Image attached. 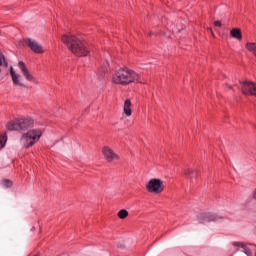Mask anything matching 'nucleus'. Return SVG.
Listing matches in <instances>:
<instances>
[{
    "label": "nucleus",
    "instance_id": "423d86ee",
    "mask_svg": "<svg viewBox=\"0 0 256 256\" xmlns=\"http://www.w3.org/2000/svg\"><path fill=\"white\" fill-rule=\"evenodd\" d=\"M18 68L21 71L23 77L28 81V83H33L34 85H39V80L34 77V75L29 71L25 62H18Z\"/></svg>",
    "mask_w": 256,
    "mask_h": 256
},
{
    "label": "nucleus",
    "instance_id": "aec40b11",
    "mask_svg": "<svg viewBox=\"0 0 256 256\" xmlns=\"http://www.w3.org/2000/svg\"><path fill=\"white\" fill-rule=\"evenodd\" d=\"M2 185H3L4 187H6V188H9V187H11V185H13V182L10 181V180H4V181L2 182Z\"/></svg>",
    "mask_w": 256,
    "mask_h": 256
},
{
    "label": "nucleus",
    "instance_id": "f8f14e48",
    "mask_svg": "<svg viewBox=\"0 0 256 256\" xmlns=\"http://www.w3.org/2000/svg\"><path fill=\"white\" fill-rule=\"evenodd\" d=\"M233 246L239 247L243 250V253H245V255L251 256V249H249V247H247V245H245L243 242H233Z\"/></svg>",
    "mask_w": 256,
    "mask_h": 256
},
{
    "label": "nucleus",
    "instance_id": "39448f33",
    "mask_svg": "<svg viewBox=\"0 0 256 256\" xmlns=\"http://www.w3.org/2000/svg\"><path fill=\"white\" fill-rule=\"evenodd\" d=\"M101 153L107 163H113L114 161H119V159H121L119 154H117L113 148L107 145L102 147Z\"/></svg>",
    "mask_w": 256,
    "mask_h": 256
},
{
    "label": "nucleus",
    "instance_id": "a211bd4d",
    "mask_svg": "<svg viewBox=\"0 0 256 256\" xmlns=\"http://www.w3.org/2000/svg\"><path fill=\"white\" fill-rule=\"evenodd\" d=\"M119 219H127L129 217V211L122 209L118 212Z\"/></svg>",
    "mask_w": 256,
    "mask_h": 256
},
{
    "label": "nucleus",
    "instance_id": "412c9836",
    "mask_svg": "<svg viewBox=\"0 0 256 256\" xmlns=\"http://www.w3.org/2000/svg\"><path fill=\"white\" fill-rule=\"evenodd\" d=\"M214 25H215V27H222V26H223V24L221 23V21H215V22H214Z\"/></svg>",
    "mask_w": 256,
    "mask_h": 256
},
{
    "label": "nucleus",
    "instance_id": "f3484780",
    "mask_svg": "<svg viewBox=\"0 0 256 256\" xmlns=\"http://www.w3.org/2000/svg\"><path fill=\"white\" fill-rule=\"evenodd\" d=\"M6 144H7V134L4 133L0 135V150L3 149V147H5Z\"/></svg>",
    "mask_w": 256,
    "mask_h": 256
},
{
    "label": "nucleus",
    "instance_id": "7ed1b4c3",
    "mask_svg": "<svg viewBox=\"0 0 256 256\" xmlns=\"http://www.w3.org/2000/svg\"><path fill=\"white\" fill-rule=\"evenodd\" d=\"M45 133L44 128L35 127L26 132H23L19 139V145L22 149H31L34 145H37L41 141V137Z\"/></svg>",
    "mask_w": 256,
    "mask_h": 256
},
{
    "label": "nucleus",
    "instance_id": "f257e3e1",
    "mask_svg": "<svg viewBox=\"0 0 256 256\" xmlns=\"http://www.w3.org/2000/svg\"><path fill=\"white\" fill-rule=\"evenodd\" d=\"M111 82L114 85L127 87V85H131L133 83H141V75L135 72V70H131L127 67L119 68L112 74Z\"/></svg>",
    "mask_w": 256,
    "mask_h": 256
},
{
    "label": "nucleus",
    "instance_id": "20e7f679",
    "mask_svg": "<svg viewBox=\"0 0 256 256\" xmlns=\"http://www.w3.org/2000/svg\"><path fill=\"white\" fill-rule=\"evenodd\" d=\"M145 189L152 195H161L165 191V181L159 178H150L145 184Z\"/></svg>",
    "mask_w": 256,
    "mask_h": 256
},
{
    "label": "nucleus",
    "instance_id": "dca6fc26",
    "mask_svg": "<svg viewBox=\"0 0 256 256\" xmlns=\"http://www.w3.org/2000/svg\"><path fill=\"white\" fill-rule=\"evenodd\" d=\"M9 67V63L7 62V58H5V55L0 54V67ZM2 73V70L0 68V75Z\"/></svg>",
    "mask_w": 256,
    "mask_h": 256
},
{
    "label": "nucleus",
    "instance_id": "f03ea898",
    "mask_svg": "<svg viewBox=\"0 0 256 256\" xmlns=\"http://www.w3.org/2000/svg\"><path fill=\"white\" fill-rule=\"evenodd\" d=\"M61 39L67 49L76 57H87L89 55L87 45H85V42L81 41L79 37L73 34H64Z\"/></svg>",
    "mask_w": 256,
    "mask_h": 256
},
{
    "label": "nucleus",
    "instance_id": "6e6552de",
    "mask_svg": "<svg viewBox=\"0 0 256 256\" xmlns=\"http://www.w3.org/2000/svg\"><path fill=\"white\" fill-rule=\"evenodd\" d=\"M10 77L12 79L13 85L16 87H25V80L23 79V76L13 68V66H10Z\"/></svg>",
    "mask_w": 256,
    "mask_h": 256
},
{
    "label": "nucleus",
    "instance_id": "4be33fe9",
    "mask_svg": "<svg viewBox=\"0 0 256 256\" xmlns=\"http://www.w3.org/2000/svg\"><path fill=\"white\" fill-rule=\"evenodd\" d=\"M208 29H209V31H210L212 37H215V33L213 32V29H211V28H208Z\"/></svg>",
    "mask_w": 256,
    "mask_h": 256
},
{
    "label": "nucleus",
    "instance_id": "1a4fd4ad",
    "mask_svg": "<svg viewBox=\"0 0 256 256\" xmlns=\"http://www.w3.org/2000/svg\"><path fill=\"white\" fill-rule=\"evenodd\" d=\"M28 47L33 51V53H37L41 55L42 53H45V49H43V46L39 44V42L29 38L28 39Z\"/></svg>",
    "mask_w": 256,
    "mask_h": 256
},
{
    "label": "nucleus",
    "instance_id": "ddd939ff",
    "mask_svg": "<svg viewBox=\"0 0 256 256\" xmlns=\"http://www.w3.org/2000/svg\"><path fill=\"white\" fill-rule=\"evenodd\" d=\"M230 36L233 37V39H237L238 41H241V39H243V34L241 33V29L239 28H233L230 31Z\"/></svg>",
    "mask_w": 256,
    "mask_h": 256
},
{
    "label": "nucleus",
    "instance_id": "0eeeda50",
    "mask_svg": "<svg viewBox=\"0 0 256 256\" xmlns=\"http://www.w3.org/2000/svg\"><path fill=\"white\" fill-rule=\"evenodd\" d=\"M18 123L20 126V131H29L31 129H35V119L31 116H24L18 118Z\"/></svg>",
    "mask_w": 256,
    "mask_h": 256
},
{
    "label": "nucleus",
    "instance_id": "5701e85b",
    "mask_svg": "<svg viewBox=\"0 0 256 256\" xmlns=\"http://www.w3.org/2000/svg\"><path fill=\"white\" fill-rule=\"evenodd\" d=\"M253 199L256 200V188H255V190L253 191Z\"/></svg>",
    "mask_w": 256,
    "mask_h": 256
},
{
    "label": "nucleus",
    "instance_id": "9d476101",
    "mask_svg": "<svg viewBox=\"0 0 256 256\" xmlns=\"http://www.w3.org/2000/svg\"><path fill=\"white\" fill-rule=\"evenodd\" d=\"M133 103L131 102V99H126L123 104V113L125 117H131L133 115Z\"/></svg>",
    "mask_w": 256,
    "mask_h": 256
},
{
    "label": "nucleus",
    "instance_id": "6ab92c4d",
    "mask_svg": "<svg viewBox=\"0 0 256 256\" xmlns=\"http://www.w3.org/2000/svg\"><path fill=\"white\" fill-rule=\"evenodd\" d=\"M219 219H223V217L217 215L207 217V221H219Z\"/></svg>",
    "mask_w": 256,
    "mask_h": 256
},
{
    "label": "nucleus",
    "instance_id": "2eb2a0df",
    "mask_svg": "<svg viewBox=\"0 0 256 256\" xmlns=\"http://www.w3.org/2000/svg\"><path fill=\"white\" fill-rule=\"evenodd\" d=\"M245 49L252 53L256 57V42H247L245 45Z\"/></svg>",
    "mask_w": 256,
    "mask_h": 256
},
{
    "label": "nucleus",
    "instance_id": "4468645a",
    "mask_svg": "<svg viewBox=\"0 0 256 256\" xmlns=\"http://www.w3.org/2000/svg\"><path fill=\"white\" fill-rule=\"evenodd\" d=\"M184 175L188 179H197V170L192 168H187L186 170H184Z\"/></svg>",
    "mask_w": 256,
    "mask_h": 256
},
{
    "label": "nucleus",
    "instance_id": "9b49d317",
    "mask_svg": "<svg viewBox=\"0 0 256 256\" xmlns=\"http://www.w3.org/2000/svg\"><path fill=\"white\" fill-rule=\"evenodd\" d=\"M7 131H21V128L19 126V118L10 121L6 124Z\"/></svg>",
    "mask_w": 256,
    "mask_h": 256
}]
</instances>
